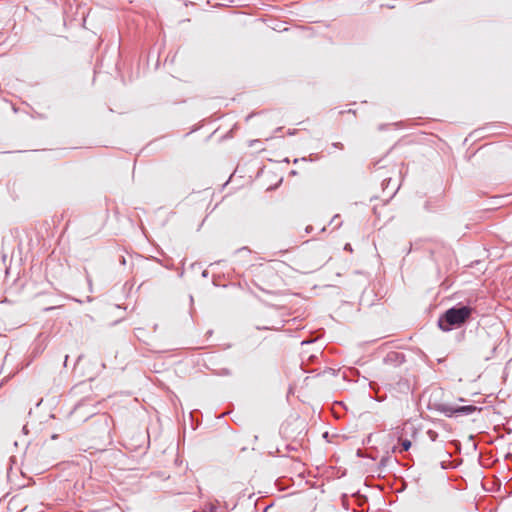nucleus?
Here are the masks:
<instances>
[{
	"mask_svg": "<svg viewBox=\"0 0 512 512\" xmlns=\"http://www.w3.org/2000/svg\"><path fill=\"white\" fill-rule=\"evenodd\" d=\"M473 308L457 304L446 310L438 319V326L442 331L448 332L462 326L471 316Z\"/></svg>",
	"mask_w": 512,
	"mask_h": 512,
	"instance_id": "f257e3e1",
	"label": "nucleus"
},
{
	"mask_svg": "<svg viewBox=\"0 0 512 512\" xmlns=\"http://www.w3.org/2000/svg\"><path fill=\"white\" fill-rule=\"evenodd\" d=\"M435 409L446 417H463L473 414L476 411H480L475 405H454L448 403L437 404Z\"/></svg>",
	"mask_w": 512,
	"mask_h": 512,
	"instance_id": "f03ea898",
	"label": "nucleus"
},
{
	"mask_svg": "<svg viewBox=\"0 0 512 512\" xmlns=\"http://www.w3.org/2000/svg\"><path fill=\"white\" fill-rule=\"evenodd\" d=\"M496 345L488 334L478 337V345L474 349L475 357L479 360L488 361L493 358Z\"/></svg>",
	"mask_w": 512,
	"mask_h": 512,
	"instance_id": "7ed1b4c3",
	"label": "nucleus"
},
{
	"mask_svg": "<svg viewBox=\"0 0 512 512\" xmlns=\"http://www.w3.org/2000/svg\"><path fill=\"white\" fill-rule=\"evenodd\" d=\"M406 360L405 354L398 351H390L383 358V363L387 366L398 367Z\"/></svg>",
	"mask_w": 512,
	"mask_h": 512,
	"instance_id": "20e7f679",
	"label": "nucleus"
},
{
	"mask_svg": "<svg viewBox=\"0 0 512 512\" xmlns=\"http://www.w3.org/2000/svg\"><path fill=\"white\" fill-rule=\"evenodd\" d=\"M392 463H398L397 459L392 457V456H385V457H382L379 464H378V469L379 470H382L383 468H385L386 466L392 464Z\"/></svg>",
	"mask_w": 512,
	"mask_h": 512,
	"instance_id": "39448f33",
	"label": "nucleus"
},
{
	"mask_svg": "<svg viewBox=\"0 0 512 512\" xmlns=\"http://www.w3.org/2000/svg\"><path fill=\"white\" fill-rule=\"evenodd\" d=\"M411 441L408 439H402L400 442V451H408L411 448Z\"/></svg>",
	"mask_w": 512,
	"mask_h": 512,
	"instance_id": "423d86ee",
	"label": "nucleus"
},
{
	"mask_svg": "<svg viewBox=\"0 0 512 512\" xmlns=\"http://www.w3.org/2000/svg\"><path fill=\"white\" fill-rule=\"evenodd\" d=\"M216 374L218 376H231L232 371L228 368H221V369L217 370Z\"/></svg>",
	"mask_w": 512,
	"mask_h": 512,
	"instance_id": "0eeeda50",
	"label": "nucleus"
},
{
	"mask_svg": "<svg viewBox=\"0 0 512 512\" xmlns=\"http://www.w3.org/2000/svg\"><path fill=\"white\" fill-rule=\"evenodd\" d=\"M390 182H391V178H385L382 182L383 189H385Z\"/></svg>",
	"mask_w": 512,
	"mask_h": 512,
	"instance_id": "6e6552de",
	"label": "nucleus"
},
{
	"mask_svg": "<svg viewBox=\"0 0 512 512\" xmlns=\"http://www.w3.org/2000/svg\"><path fill=\"white\" fill-rule=\"evenodd\" d=\"M428 434L430 436V438L434 441L437 437V433L435 431H432V430H429L428 431Z\"/></svg>",
	"mask_w": 512,
	"mask_h": 512,
	"instance_id": "1a4fd4ad",
	"label": "nucleus"
},
{
	"mask_svg": "<svg viewBox=\"0 0 512 512\" xmlns=\"http://www.w3.org/2000/svg\"><path fill=\"white\" fill-rule=\"evenodd\" d=\"M84 407V405L82 403H79L78 405L75 406V409H74V412L75 413H78L80 412V410Z\"/></svg>",
	"mask_w": 512,
	"mask_h": 512,
	"instance_id": "9d476101",
	"label": "nucleus"
},
{
	"mask_svg": "<svg viewBox=\"0 0 512 512\" xmlns=\"http://www.w3.org/2000/svg\"><path fill=\"white\" fill-rule=\"evenodd\" d=\"M333 147L342 149L343 148V144L340 143V142H335V143H333Z\"/></svg>",
	"mask_w": 512,
	"mask_h": 512,
	"instance_id": "9b49d317",
	"label": "nucleus"
},
{
	"mask_svg": "<svg viewBox=\"0 0 512 512\" xmlns=\"http://www.w3.org/2000/svg\"><path fill=\"white\" fill-rule=\"evenodd\" d=\"M100 418H102V419H103V421H104V425H105V427L107 428V427H108L107 417H106L105 415H101V416H100Z\"/></svg>",
	"mask_w": 512,
	"mask_h": 512,
	"instance_id": "f8f14e48",
	"label": "nucleus"
},
{
	"mask_svg": "<svg viewBox=\"0 0 512 512\" xmlns=\"http://www.w3.org/2000/svg\"><path fill=\"white\" fill-rule=\"evenodd\" d=\"M344 249H345L346 251H350V252L352 251V247H351V245H350V244H346V245H345V247H344Z\"/></svg>",
	"mask_w": 512,
	"mask_h": 512,
	"instance_id": "ddd939ff",
	"label": "nucleus"
},
{
	"mask_svg": "<svg viewBox=\"0 0 512 512\" xmlns=\"http://www.w3.org/2000/svg\"><path fill=\"white\" fill-rule=\"evenodd\" d=\"M208 276H209V272H208L207 270H204V271L202 272V277H203V278H207Z\"/></svg>",
	"mask_w": 512,
	"mask_h": 512,
	"instance_id": "4468645a",
	"label": "nucleus"
},
{
	"mask_svg": "<svg viewBox=\"0 0 512 512\" xmlns=\"http://www.w3.org/2000/svg\"><path fill=\"white\" fill-rule=\"evenodd\" d=\"M120 263H121L122 265H125V264H126V259H125V257H124V256H122V257H121V259H120Z\"/></svg>",
	"mask_w": 512,
	"mask_h": 512,
	"instance_id": "2eb2a0df",
	"label": "nucleus"
},
{
	"mask_svg": "<svg viewBox=\"0 0 512 512\" xmlns=\"http://www.w3.org/2000/svg\"><path fill=\"white\" fill-rule=\"evenodd\" d=\"M312 342H313V340H303L301 342V344L304 345V344H309V343H312Z\"/></svg>",
	"mask_w": 512,
	"mask_h": 512,
	"instance_id": "dca6fc26",
	"label": "nucleus"
},
{
	"mask_svg": "<svg viewBox=\"0 0 512 512\" xmlns=\"http://www.w3.org/2000/svg\"><path fill=\"white\" fill-rule=\"evenodd\" d=\"M257 142H258V140H251V141H250V143H249V145H250V146H253V145H254L255 143H257Z\"/></svg>",
	"mask_w": 512,
	"mask_h": 512,
	"instance_id": "f3484780",
	"label": "nucleus"
},
{
	"mask_svg": "<svg viewBox=\"0 0 512 512\" xmlns=\"http://www.w3.org/2000/svg\"><path fill=\"white\" fill-rule=\"evenodd\" d=\"M375 385H376V383H375V382H370V383H369V386H370L371 388H374V386H375Z\"/></svg>",
	"mask_w": 512,
	"mask_h": 512,
	"instance_id": "a211bd4d",
	"label": "nucleus"
},
{
	"mask_svg": "<svg viewBox=\"0 0 512 512\" xmlns=\"http://www.w3.org/2000/svg\"><path fill=\"white\" fill-rule=\"evenodd\" d=\"M22 431L26 434L27 433V427L23 426Z\"/></svg>",
	"mask_w": 512,
	"mask_h": 512,
	"instance_id": "6ab92c4d",
	"label": "nucleus"
},
{
	"mask_svg": "<svg viewBox=\"0 0 512 512\" xmlns=\"http://www.w3.org/2000/svg\"><path fill=\"white\" fill-rule=\"evenodd\" d=\"M425 209L430 211V208H429V205H428V202L425 204Z\"/></svg>",
	"mask_w": 512,
	"mask_h": 512,
	"instance_id": "aec40b11",
	"label": "nucleus"
},
{
	"mask_svg": "<svg viewBox=\"0 0 512 512\" xmlns=\"http://www.w3.org/2000/svg\"><path fill=\"white\" fill-rule=\"evenodd\" d=\"M506 458H510V459H512V454H511V453H508V454L506 455Z\"/></svg>",
	"mask_w": 512,
	"mask_h": 512,
	"instance_id": "412c9836",
	"label": "nucleus"
},
{
	"mask_svg": "<svg viewBox=\"0 0 512 512\" xmlns=\"http://www.w3.org/2000/svg\"><path fill=\"white\" fill-rule=\"evenodd\" d=\"M67 360H68V355L65 356V361H64V365H66L67 363Z\"/></svg>",
	"mask_w": 512,
	"mask_h": 512,
	"instance_id": "4be33fe9",
	"label": "nucleus"
},
{
	"mask_svg": "<svg viewBox=\"0 0 512 512\" xmlns=\"http://www.w3.org/2000/svg\"><path fill=\"white\" fill-rule=\"evenodd\" d=\"M310 229H311V227H310V226H308V227L306 228V232H307V233H309V232H310Z\"/></svg>",
	"mask_w": 512,
	"mask_h": 512,
	"instance_id": "5701e85b",
	"label": "nucleus"
},
{
	"mask_svg": "<svg viewBox=\"0 0 512 512\" xmlns=\"http://www.w3.org/2000/svg\"><path fill=\"white\" fill-rule=\"evenodd\" d=\"M58 436L56 434L52 435V439H56Z\"/></svg>",
	"mask_w": 512,
	"mask_h": 512,
	"instance_id": "b1692460",
	"label": "nucleus"
},
{
	"mask_svg": "<svg viewBox=\"0 0 512 512\" xmlns=\"http://www.w3.org/2000/svg\"><path fill=\"white\" fill-rule=\"evenodd\" d=\"M82 356H78L77 358V362H79L81 360Z\"/></svg>",
	"mask_w": 512,
	"mask_h": 512,
	"instance_id": "393cba45",
	"label": "nucleus"
},
{
	"mask_svg": "<svg viewBox=\"0 0 512 512\" xmlns=\"http://www.w3.org/2000/svg\"><path fill=\"white\" fill-rule=\"evenodd\" d=\"M327 436H328V432H325L324 433V438H327Z\"/></svg>",
	"mask_w": 512,
	"mask_h": 512,
	"instance_id": "a878e982",
	"label": "nucleus"
},
{
	"mask_svg": "<svg viewBox=\"0 0 512 512\" xmlns=\"http://www.w3.org/2000/svg\"><path fill=\"white\" fill-rule=\"evenodd\" d=\"M383 128H384V126H383V125H380V126H379V130H382Z\"/></svg>",
	"mask_w": 512,
	"mask_h": 512,
	"instance_id": "bb28decb",
	"label": "nucleus"
},
{
	"mask_svg": "<svg viewBox=\"0 0 512 512\" xmlns=\"http://www.w3.org/2000/svg\"><path fill=\"white\" fill-rule=\"evenodd\" d=\"M215 509H216V508L212 507L211 512H215Z\"/></svg>",
	"mask_w": 512,
	"mask_h": 512,
	"instance_id": "cd10ccee",
	"label": "nucleus"
}]
</instances>
